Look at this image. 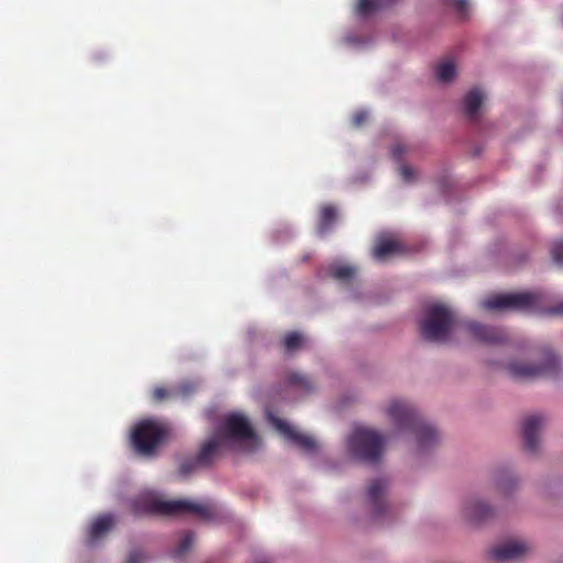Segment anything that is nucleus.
<instances>
[{"label": "nucleus", "mask_w": 563, "mask_h": 563, "mask_svg": "<svg viewBox=\"0 0 563 563\" xmlns=\"http://www.w3.org/2000/svg\"><path fill=\"white\" fill-rule=\"evenodd\" d=\"M130 509L136 517L143 515L176 516L183 514H195L203 520H209L212 517V510L209 506L185 499L161 500L148 496H139L131 500Z\"/></svg>", "instance_id": "f257e3e1"}, {"label": "nucleus", "mask_w": 563, "mask_h": 563, "mask_svg": "<svg viewBox=\"0 0 563 563\" xmlns=\"http://www.w3.org/2000/svg\"><path fill=\"white\" fill-rule=\"evenodd\" d=\"M387 415L400 429L410 430L415 434L421 450L431 448L438 442L439 434L434 427L427 423L408 402L391 401L387 408Z\"/></svg>", "instance_id": "f03ea898"}, {"label": "nucleus", "mask_w": 563, "mask_h": 563, "mask_svg": "<svg viewBox=\"0 0 563 563\" xmlns=\"http://www.w3.org/2000/svg\"><path fill=\"white\" fill-rule=\"evenodd\" d=\"M457 324L454 312L442 303L429 305L419 328L421 336L430 342L446 343Z\"/></svg>", "instance_id": "7ed1b4c3"}, {"label": "nucleus", "mask_w": 563, "mask_h": 563, "mask_svg": "<svg viewBox=\"0 0 563 563\" xmlns=\"http://www.w3.org/2000/svg\"><path fill=\"white\" fill-rule=\"evenodd\" d=\"M347 444L356 460L376 464L383 456L386 439L374 429L358 427L350 435Z\"/></svg>", "instance_id": "20e7f679"}, {"label": "nucleus", "mask_w": 563, "mask_h": 563, "mask_svg": "<svg viewBox=\"0 0 563 563\" xmlns=\"http://www.w3.org/2000/svg\"><path fill=\"white\" fill-rule=\"evenodd\" d=\"M168 426L146 419L140 421L132 431L131 442L135 452L143 456H152L157 448L168 438Z\"/></svg>", "instance_id": "39448f33"}, {"label": "nucleus", "mask_w": 563, "mask_h": 563, "mask_svg": "<svg viewBox=\"0 0 563 563\" xmlns=\"http://www.w3.org/2000/svg\"><path fill=\"white\" fill-rule=\"evenodd\" d=\"M540 292H511L494 295L485 299L483 308L490 311H530L538 309L541 305Z\"/></svg>", "instance_id": "423d86ee"}, {"label": "nucleus", "mask_w": 563, "mask_h": 563, "mask_svg": "<svg viewBox=\"0 0 563 563\" xmlns=\"http://www.w3.org/2000/svg\"><path fill=\"white\" fill-rule=\"evenodd\" d=\"M216 435L220 439L225 448L230 446V442H255L256 434L243 415L230 413L225 416L222 426L217 430Z\"/></svg>", "instance_id": "0eeeda50"}, {"label": "nucleus", "mask_w": 563, "mask_h": 563, "mask_svg": "<svg viewBox=\"0 0 563 563\" xmlns=\"http://www.w3.org/2000/svg\"><path fill=\"white\" fill-rule=\"evenodd\" d=\"M507 368L515 378L534 379L543 376H556L561 369V365L554 354L547 353L542 364L511 362L508 364Z\"/></svg>", "instance_id": "6e6552de"}, {"label": "nucleus", "mask_w": 563, "mask_h": 563, "mask_svg": "<svg viewBox=\"0 0 563 563\" xmlns=\"http://www.w3.org/2000/svg\"><path fill=\"white\" fill-rule=\"evenodd\" d=\"M267 418L271 424L288 441L294 443L300 450L311 453L318 449L317 441L305 433L297 431L289 426L286 421L275 417L272 412H267Z\"/></svg>", "instance_id": "1a4fd4ad"}, {"label": "nucleus", "mask_w": 563, "mask_h": 563, "mask_svg": "<svg viewBox=\"0 0 563 563\" xmlns=\"http://www.w3.org/2000/svg\"><path fill=\"white\" fill-rule=\"evenodd\" d=\"M530 547L526 542L510 541L499 547L493 548L489 552L490 559L496 563H506L518 561L530 552Z\"/></svg>", "instance_id": "9d476101"}, {"label": "nucleus", "mask_w": 563, "mask_h": 563, "mask_svg": "<svg viewBox=\"0 0 563 563\" xmlns=\"http://www.w3.org/2000/svg\"><path fill=\"white\" fill-rule=\"evenodd\" d=\"M464 327L476 341L482 343H501L507 339L506 331L498 327H489L475 321L465 322Z\"/></svg>", "instance_id": "9b49d317"}, {"label": "nucleus", "mask_w": 563, "mask_h": 563, "mask_svg": "<svg viewBox=\"0 0 563 563\" xmlns=\"http://www.w3.org/2000/svg\"><path fill=\"white\" fill-rule=\"evenodd\" d=\"M545 424V418L541 415H531L522 422V437L527 451L534 453L539 449V433Z\"/></svg>", "instance_id": "f8f14e48"}, {"label": "nucleus", "mask_w": 563, "mask_h": 563, "mask_svg": "<svg viewBox=\"0 0 563 563\" xmlns=\"http://www.w3.org/2000/svg\"><path fill=\"white\" fill-rule=\"evenodd\" d=\"M387 487L384 479L373 481L367 488V498L372 506L373 515L380 517L387 511V505L383 499V494Z\"/></svg>", "instance_id": "ddd939ff"}, {"label": "nucleus", "mask_w": 563, "mask_h": 563, "mask_svg": "<svg viewBox=\"0 0 563 563\" xmlns=\"http://www.w3.org/2000/svg\"><path fill=\"white\" fill-rule=\"evenodd\" d=\"M222 449H225V446L214 434L201 446L200 451L196 455L199 465L202 467H209Z\"/></svg>", "instance_id": "4468645a"}, {"label": "nucleus", "mask_w": 563, "mask_h": 563, "mask_svg": "<svg viewBox=\"0 0 563 563\" xmlns=\"http://www.w3.org/2000/svg\"><path fill=\"white\" fill-rule=\"evenodd\" d=\"M401 243L394 239H384L377 242L373 250V255L378 261H385L388 257L402 253Z\"/></svg>", "instance_id": "2eb2a0df"}, {"label": "nucleus", "mask_w": 563, "mask_h": 563, "mask_svg": "<svg viewBox=\"0 0 563 563\" xmlns=\"http://www.w3.org/2000/svg\"><path fill=\"white\" fill-rule=\"evenodd\" d=\"M484 101V93L474 88L468 91L463 99V111L465 115L471 120L477 119V112Z\"/></svg>", "instance_id": "dca6fc26"}, {"label": "nucleus", "mask_w": 563, "mask_h": 563, "mask_svg": "<svg viewBox=\"0 0 563 563\" xmlns=\"http://www.w3.org/2000/svg\"><path fill=\"white\" fill-rule=\"evenodd\" d=\"M338 218V210L332 205H323L319 209L318 232L320 235L327 234L334 225Z\"/></svg>", "instance_id": "f3484780"}, {"label": "nucleus", "mask_w": 563, "mask_h": 563, "mask_svg": "<svg viewBox=\"0 0 563 563\" xmlns=\"http://www.w3.org/2000/svg\"><path fill=\"white\" fill-rule=\"evenodd\" d=\"M115 523V519L112 515L107 514L98 517L90 526V539L97 540L102 537L106 532L111 530Z\"/></svg>", "instance_id": "a211bd4d"}, {"label": "nucleus", "mask_w": 563, "mask_h": 563, "mask_svg": "<svg viewBox=\"0 0 563 563\" xmlns=\"http://www.w3.org/2000/svg\"><path fill=\"white\" fill-rule=\"evenodd\" d=\"M394 2H396V0H357L355 11L361 16H367L387 8Z\"/></svg>", "instance_id": "6ab92c4d"}, {"label": "nucleus", "mask_w": 563, "mask_h": 563, "mask_svg": "<svg viewBox=\"0 0 563 563\" xmlns=\"http://www.w3.org/2000/svg\"><path fill=\"white\" fill-rule=\"evenodd\" d=\"M466 515L472 521L481 522L493 516V509L482 501H475L467 506Z\"/></svg>", "instance_id": "aec40b11"}, {"label": "nucleus", "mask_w": 563, "mask_h": 563, "mask_svg": "<svg viewBox=\"0 0 563 563\" xmlns=\"http://www.w3.org/2000/svg\"><path fill=\"white\" fill-rule=\"evenodd\" d=\"M328 269L329 275L341 283H349L356 275V268L350 265L333 264Z\"/></svg>", "instance_id": "412c9836"}, {"label": "nucleus", "mask_w": 563, "mask_h": 563, "mask_svg": "<svg viewBox=\"0 0 563 563\" xmlns=\"http://www.w3.org/2000/svg\"><path fill=\"white\" fill-rule=\"evenodd\" d=\"M286 384L288 387L302 390L305 394H309L313 390L312 382L307 376L295 372L287 375Z\"/></svg>", "instance_id": "4be33fe9"}, {"label": "nucleus", "mask_w": 563, "mask_h": 563, "mask_svg": "<svg viewBox=\"0 0 563 563\" xmlns=\"http://www.w3.org/2000/svg\"><path fill=\"white\" fill-rule=\"evenodd\" d=\"M455 76V66L451 60L442 62L437 67V78L442 82L451 81Z\"/></svg>", "instance_id": "5701e85b"}, {"label": "nucleus", "mask_w": 563, "mask_h": 563, "mask_svg": "<svg viewBox=\"0 0 563 563\" xmlns=\"http://www.w3.org/2000/svg\"><path fill=\"white\" fill-rule=\"evenodd\" d=\"M302 341L303 338L299 332H288L284 338V347L287 352H294L301 346Z\"/></svg>", "instance_id": "b1692460"}, {"label": "nucleus", "mask_w": 563, "mask_h": 563, "mask_svg": "<svg viewBox=\"0 0 563 563\" xmlns=\"http://www.w3.org/2000/svg\"><path fill=\"white\" fill-rule=\"evenodd\" d=\"M199 468H202V466L199 465L196 456L183 459L179 463V473L184 476H188Z\"/></svg>", "instance_id": "393cba45"}, {"label": "nucleus", "mask_w": 563, "mask_h": 563, "mask_svg": "<svg viewBox=\"0 0 563 563\" xmlns=\"http://www.w3.org/2000/svg\"><path fill=\"white\" fill-rule=\"evenodd\" d=\"M192 542H194V533L191 531L185 532V534L183 536V538L179 542L178 548L173 552V555L179 556V555L185 554L191 547Z\"/></svg>", "instance_id": "a878e982"}, {"label": "nucleus", "mask_w": 563, "mask_h": 563, "mask_svg": "<svg viewBox=\"0 0 563 563\" xmlns=\"http://www.w3.org/2000/svg\"><path fill=\"white\" fill-rule=\"evenodd\" d=\"M496 485L499 490L508 493L516 486V481L510 475L503 473L497 477Z\"/></svg>", "instance_id": "bb28decb"}, {"label": "nucleus", "mask_w": 563, "mask_h": 563, "mask_svg": "<svg viewBox=\"0 0 563 563\" xmlns=\"http://www.w3.org/2000/svg\"><path fill=\"white\" fill-rule=\"evenodd\" d=\"M173 396H174V391H172L163 386H157L152 391V399L155 402L165 401V400L172 398Z\"/></svg>", "instance_id": "cd10ccee"}, {"label": "nucleus", "mask_w": 563, "mask_h": 563, "mask_svg": "<svg viewBox=\"0 0 563 563\" xmlns=\"http://www.w3.org/2000/svg\"><path fill=\"white\" fill-rule=\"evenodd\" d=\"M446 4L452 7L460 18H466L468 9L467 0H446Z\"/></svg>", "instance_id": "c85d7f7f"}, {"label": "nucleus", "mask_w": 563, "mask_h": 563, "mask_svg": "<svg viewBox=\"0 0 563 563\" xmlns=\"http://www.w3.org/2000/svg\"><path fill=\"white\" fill-rule=\"evenodd\" d=\"M551 255L555 263L563 264V241H558L552 245Z\"/></svg>", "instance_id": "c756f323"}, {"label": "nucleus", "mask_w": 563, "mask_h": 563, "mask_svg": "<svg viewBox=\"0 0 563 563\" xmlns=\"http://www.w3.org/2000/svg\"><path fill=\"white\" fill-rule=\"evenodd\" d=\"M368 120V113L366 111H358L353 117V124L356 128L362 126Z\"/></svg>", "instance_id": "7c9ffc66"}, {"label": "nucleus", "mask_w": 563, "mask_h": 563, "mask_svg": "<svg viewBox=\"0 0 563 563\" xmlns=\"http://www.w3.org/2000/svg\"><path fill=\"white\" fill-rule=\"evenodd\" d=\"M400 175L406 183H411L415 179L413 169L407 165L400 167Z\"/></svg>", "instance_id": "2f4dec72"}, {"label": "nucleus", "mask_w": 563, "mask_h": 563, "mask_svg": "<svg viewBox=\"0 0 563 563\" xmlns=\"http://www.w3.org/2000/svg\"><path fill=\"white\" fill-rule=\"evenodd\" d=\"M544 313L548 316H563V301L548 307Z\"/></svg>", "instance_id": "473e14b6"}, {"label": "nucleus", "mask_w": 563, "mask_h": 563, "mask_svg": "<svg viewBox=\"0 0 563 563\" xmlns=\"http://www.w3.org/2000/svg\"><path fill=\"white\" fill-rule=\"evenodd\" d=\"M144 559L145 556L141 551L134 550L129 554L125 563H143Z\"/></svg>", "instance_id": "72a5a7b5"}, {"label": "nucleus", "mask_w": 563, "mask_h": 563, "mask_svg": "<svg viewBox=\"0 0 563 563\" xmlns=\"http://www.w3.org/2000/svg\"><path fill=\"white\" fill-rule=\"evenodd\" d=\"M407 151L406 145L397 143L391 147V154L395 159L399 161L402 154Z\"/></svg>", "instance_id": "f704fd0d"}, {"label": "nucleus", "mask_w": 563, "mask_h": 563, "mask_svg": "<svg viewBox=\"0 0 563 563\" xmlns=\"http://www.w3.org/2000/svg\"><path fill=\"white\" fill-rule=\"evenodd\" d=\"M256 563H268V562H267V561H265V560H260V561H257Z\"/></svg>", "instance_id": "c9c22d12"}]
</instances>
